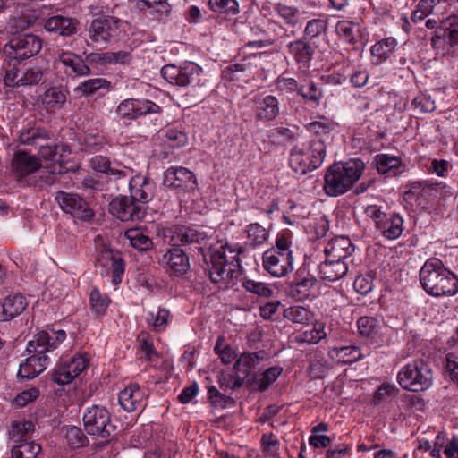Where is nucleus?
Here are the masks:
<instances>
[{
    "mask_svg": "<svg viewBox=\"0 0 458 458\" xmlns=\"http://www.w3.org/2000/svg\"><path fill=\"white\" fill-rule=\"evenodd\" d=\"M66 338V332L59 329H49L38 332L28 342L25 352L26 359L20 363L18 377L32 379L43 372L50 362L54 352Z\"/></svg>",
    "mask_w": 458,
    "mask_h": 458,
    "instance_id": "nucleus-1",
    "label": "nucleus"
},
{
    "mask_svg": "<svg viewBox=\"0 0 458 458\" xmlns=\"http://www.w3.org/2000/svg\"><path fill=\"white\" fill-rule=\"evenodd\" d=\"M213 243H209L210 255L208 276L213 284L224 283L227 286H234L239 282L242 286H264L262 283L246 279L240 271V250L228 244H218L212 250Z\"/></svg>",
    "mask_w": 458,
    "mask_h": 458,
    "instance_id": "nucleus-2",
    "label": "nucleus"
},
{
    "mask_svg": "<svg viewBox=\"0 0 458 458\" xmlns=\"http://www.w3.org/2000/svg\"><path fill=\"white\" fill-rule=\"evenodd\" d=\"M364 167V163L358 158L333 164L324 175L325 193L329 197L346 193L360 178Z\"/></svg>",
    "mask_w": 458,
    "mask_h": 458,
    "instance_id": "nucleus-3",
    "label": "nucleus"
},
{
    "mask_svg": "<svg viewBox=\"0 0 458 458\" xmlns=\"http://www.w3.org/2000/svg\"><path fill=\"white\" fill-rule=\"evenodd\" d=\"M399 385L411 392H423L433 384V371L428 362L421 359L404 365L397 375Z\"/></svg>",
    "mask_w": 458,
    "mask_h": 458,
    "instance_id": "nucleus-4",
    "label": "nucleus"
},
{
    "mask_svg": "<svg viewBox=\"0 0 458 458\" xmlns=\"http://www.w3.org/2000/svg\"><path fill=\"white\" fill-rule=\"evenodd\" d=\"M326 157V146L320 140L307 147H294L291 150L289 165L299 174H305L319 167Z\"/></svg>",
    "mask_w": 458,
    "mask_h": 458,
    "instance_id": "nucleus-5",
    "label": "nucleus"
},
{
    "mask_svg": "<svg viewBox=\"0 0 458 458\" xmlns=\"http://www.w3.org/2000/svg\"><path fill=\"white\" fill-rule=\"evenodd\" d=\"M354 246L346 236H336L331 239L325 247L324 252L328 262L337 267L336 275H331V267H324V279L335 282L347 273V266L343 261L352 255Z\"/></svg>",
    "mask_w": 458,
    "mask_h": 458,
    "instance_id": "nucleus-6",
    "label": "nucleus"
},
{
    "mask_svg": "<svg viewBox=\"0 0 458 458\" xmlns=\"http://www.w3.org/2000/svg\"><path fill=\"white\" fill-rule=\"evenodd\" d=\"M42 48V40L38 36L26 33L13 36L3 47L6 64H19L30 58Z\"/></svg>",
    "mask_w": 458,
    "mask_h": 458,
    "instance_id": "nucleus-7",
    "label": "nucleus"
},
{
    "mask_svg": "<svg viewBox=\"0 0 458 458\" xmlns=\"http://www.w3.org/2000/svg\"><path fill=\"white\" fill-rule=\"evenodd\" d=\"M82 421L85 431L93 437L107 438L115 431L110 412L102 405L93 404L87 407Z\"/></svg>",
    "mask_w": 458,
    "mask_h": 458,
    "instance_id": "nucleus-8",
    "label": "nucleus"
},
{
    "mask_svg": "<svg viewBox=\"0 0 458 458\" xmlns=\"http://www.w3.org/2000/svg\"><path fill=\"white\" fill-rule=\"evenodd\" d=\"M421 286H458V277L437 259H428L420 271Z\"/></svg>",
    "mask_w": 458,
    "mask_h": 458,
    "instance_id": "nucleus-9",
    "label": "nucleus"
},
{
    "mask_svg": "<svg viewBox=\"0 0 458 458\" xmlns=\"http://www.w3.org/2000/svg\"><path fill=\"white\" fill-rule=\"evenodd\" d=\"M89 356L87 352L61 358L52 373V380L62 386L70 384L89 367Z\"/></svg>",
    "mask_w": 458,
    "mask_h": 458,
    "instance_id": "nucleus-10",
    "label": "nucleus"
},
{
    "mask_svg": "<svg viewBox=\"0 0 458 458\" xmlns=\"http://www.w3.org/2000/svg\"><path fill=\"white\" fill-rule=\"evenodd\" d=\"M121 20L117 17L95 18L87 29L92 43L105 46L116 37Z\"/></svg>",
    "mask_w": 458,
    "mask_h": 458,
    "instance_id": "nucleus-11",
    "label": "nucleus"
},
{
    "mask_svg": "<svg viewBox=\"0 0 458 458\" xmlns=\"http://www.w3.org/2000/svg\"><path fill=\"white\" fill-rule=\"evenodd\" d=\"M110 213L117 219L127 221H140L145 216V208L142 205L127 196L116 197L109 204Z\"/></svg>",
    "mask_w": 458,
    "mask_h": 458,
    "instance_id": "nucleus-12",
    "label": "nucleus"
},
{
    "mask_svg": "<svg viewBox=\"0 0 458 458\" xmlns=\"http://www.w3.org/2000/svg\"><path fill=\"white\" fill-rule=\"evenodd\" d=\"M55 200L65 213L71 214L74 218L88 221L94 216L89 204L77 194L60 191L56 193Z\"/></svg>",
    "mask_w": 458,
    "mask_h": 458,
    "instance_id": "nucleus-13",
    "label": "nucleus"
},
{
    "mask_svg": "<svg viewBox=\"0 0 458 458\" xmlns=\"http://www.w3.org/2000/svg\"><path fill=\"white\" fill-rule=\"evenodd\" d=\"M97 263L111 273L112 284H119L124 272V263L120 252L102 245L98 249Z\"/></svg>",
    "mask_w": 458,
    "mask_h": 458,
    "instance_id": "nucleus-14",
    "label": "nucleus"
},
{
    "mask_svg": "<svg viewBox=\"0 0 458 458\" xmlns=\"http://www.w3.org/2000/svg\"><path fill=\"white\" fill-rule=\"evenodd\" d=\"M161 108L152 101L128 98L120 103L116 112L123 118L137 119L149 114H158Z\"/></svg>",
    "mask_w": 458,
    "mask_h": 458,
    "instance_id": "nucleus-15",
    "label": "nucleus"
},
{
    "mask_svg": "<svg viewBox=\"0 0 458 458\" xmlns=\"http://www.w3.org/2000/svg\"><path fill=\"white\" fill-rule=\"evenodd\" d=\"M16 64H6L4 69V82L8 86L14 85H35L43 78V72L38 67L27 69L25 72H20L16 67Z\"/></svg>",
    "mask_w": 458,
    "mask_h": 458,
    "instance_id": "nucleus-16",
    "label": "nucleus"
},
{
    "mask_svg": "<svg viewBox=\"0 0 458 458\" xmlns=\"http://www.w3.org/2000/svg\"><path fill=\"white\" fill-rule=\"evenodd\" d=\"M197 184L194 174L182 166H172L164 174V185L172 189L192 190Z\"/></svg>",
    "mask_w": 458,
    "mask_h": 458,
    "instance_id": "nucleus-17",
    "label": "nucleus"
},
{
    "mask_svg": "<svg viewBox=\"0 0 458 458\" xmlns=\"http://www.w3.org/2000/svg\"><path fill=\"white\" fill-rule=\"evenodd\" d=\"M157 263L174 276H182L190 268L189 258L179 248H173L157 259Z\"/></svg>",
    "mask_w": 458,
    "mask_h": 458,
    "instance_id": "nucleus-18",
    "label": "nucleus"
},
{
    "mask_svg": "<svg viewBox=\"0 0 458 458\" xmlns=\"http://www.w3.org/2000/svg\"><path fill=\"white\" fill-rule=\"evenodd\" d=\"M130 177L129 197L142 206L151 200L155 189L153 182L140 174Z\"/></svg>",
    "mask_w": 458,
    "mask_h": 458,
    "instance_id": "nucleus-19",
    "label": "nucleus"
},
{
    "mask_svg": "<svg viewBox=\"0 0 458 458\" xmlns=\"http://www.w3.org/2000/svg\"><path fill=\"white\" fill-rule=\"evenodd\" d=\"M255 117L259 121L270 122L275 120L279 113V102L272 95H258L253 99Z\"/></svg>",
    "mask_w": 458,
    "mask_h": 458,
    "instance_id": "nucleus-20",
    "label": "nucleus"
},
{
    "mask_svg": "<svg viewBox=\"0 0 458 458\" xmlns=\"http://www.w3.org/2000/svg\"><path fill=\"white\" fill-rule=\"evenodd\" d=\"M281 19V26L288 36H293L301 30L303 19L301 12L294 7L278 4L275 8Z\"/></svg>",
    "mask_w": 458,
    "mask_h": 458,
    "instance_id": "nucleus-21",
    "label": "nucleus"
},
{
    "mask_svg": "<svg viewBox=\"0 0 458 458\" xmlns=\"http://www.w3.org/2000/svg\"><path fill=\"white\" fill-rule=\"evenodd\" d=\"M293 258L288 255L276 254L275 251H266L263 255V265L265 269L276 277H282L292 271Z\"/></svg>",
    "mask_w": 458,
    "mask_h": 458,
    "instance_id": "nucleus-22",
    "label": "nucleus"
},
{
    "mask_svg": "<svg viewBox=\"0 0 458 458\" xmlns=\"http://www.w3.org/2000/svg\"><path fill=\"white\" fill-rule=\"evenodd\" d=\"M172 233V241L175 244H208L206 241L208 240V235L201 227L176 225L174 227Z\"/></svg>",
    "mask_w": 458,
    "mask_h": 458,
    "instance_id": "nucleus-23",
    "label": "nucleus"
},
{
    "mask_svg": "<svg viewBox=\"0 0 458 458\" xmlns=\"http://www.w3.org/2000/svg\"><path fill=\"white\" fill-rule=\"evenodd\" d=\"M78 21L64 15H54L45 21L44 28L49 33L62 37H71L77 32Z\"/></svg>",
    "mask_w": 458,
    "mask_h": 458,
    "instance_id": "nucleus-24",
    "label": "nucleus"
},
{
    "mask_svg": "<svg viewBox=\"0 0 458 458\" xmlns=\"http://www.w3.org/2000/svg\"><path fill=\"white\" fill-rule=\"evenodd\" d=\"M145 393L140 385L130 384L119 393L118 402L121 407L127 412H133L141 409Z\"/></svg>",
    "mask_w": 458,
    "mask_h": 458,
    "instance_id": "nucleus-25",
    "label": "nucleus"
},
{
    "mask_svg": "<svg viewBox=\"0 0 458 458\" xmlns=\"http://www.w3.org/2000/svg\"><path fill=\"white\" fill-rule=\"evenodd\" d=\"M91 167L97 172L105 173L113 176L115 180L127 178L133 173L131 168L120 163H112L107 157L103 156H96L93 157L91 159Z\"/></svg>",
    "mask_w": 458,
    "mask_h": 458,
    "instance_id": "nucleus-26",
    "label": "nucleus"
},
{
    "mask_svg": "<svg viewBox=\"0 0 458 458\" xmlns=\"http://www.w3.org/2000/svg\"><path fill=\"white\" fill-rule=\"evenodd\" d=\"M413 189L417 194V204L426 207L431 200L447 193V186L444 182H414Z\"/></svg>",
    "mask_w": 458,
    "mask_h": 458,
    "instance_id": "nucleus-27",
    "label": "nucleus"
},
{
    "mask_svg": "<svg viewBox=\"0 0 458 458\" xmlns=\"http://www.w3.org/2000/svg\"><path fill=\"white\" fill-rule=\"evenodd\" d=\"M40 167V160L24 151L16 152L13 158L12 169L18 179H22Z\"/></svg>",
    "mask_w": 458,
    "mask_h": 458,
    "instance_id": "nucleus-28",
    "label": "nucleus"
},
{
    "mask_svg": "<svg viewBox=\"0 0 458 458\" xmlns=\"http://www.w3.org/2000/svg\"><path fill=\"white\" fill-rule=\"evenodd\" d=\"M27 298L20 293L9 294L4 300L0 320L9 321L21 314L27 308Z\"/></svg>",
    "mask_w": 458,
    "mask_h": 458,
    "instance_id": "nucleus-29",
    "label": "nucleus"
},
{
    "mask_svg": "<svg viewBox=\"0 0 458 458\" xmlns=\"http://www.w3.org/2000/svg\"><path fill=\"white\" fill-rule=\"evenodd\" d=\"M268 353L266 351L256 352H243L238 358L234 364V369L248 377L251 371L258 369L260 362L268 359Z\"/></svg>",
    "mask_w": 458,
    "mask_h": 458,
    "instance_id": "nucleus-30",
    "label": "nucleus"
},
{
    "mask_svg": "<svg viewBox=\"0 0 458 458\" xmlns=\"http://www.w3.org/2000/svg\"><path fill=\"white\" fill-rule=\"evenodd\" d=\"M58 60L64 66V72L68 75L86 76L90 73L89 67L79 55L72 52H62Z\"/></svg>",
    "mask_w": 458,
    "mask_h": 458,
    "instance_id": "nucleus-31",
    "label": "nucleus"
},
{
    "mask_svg": "<svg viewBox=\"0 0 458 458\" xmlns=\"http://www.w3.org/2000/svg\"><path fill=\"white\" fill-rule=\"evenodd\" d=\"M289 53L293 55L298 64H307L312 59L314 55V47L306 38L290 42L287 45Z\"/></svg>",
    "mask_w": 458,
    "mask_h": 458,
    "instance_id": "nucleus-32",
    "label": "nucleus"
},
{
    "mask_svg": "<svg viewBox=\"0 0 458 458\" xmlns=\"http://www.w3.org/2000/svg\"><path fill=\"white\" fill-rule=\"evenodd\" d=\"M403 220L398 214L393 213L389 217L386 216L383 222L377 227L382 235L389 240L399 238L403 233Z\"/></svg>",
    "mask_w": 458,
    "mask_h": 458,
    "instance_id": "nucleus-33",
    "label": "nucleus"
},
{
    "mask_svg": "<svg viewBox=\"0 0 458 458\" xmlns=\"http://www.w3.org/2000/svg\"><path fill=\"white\" fill-rule=\"evenodd\" d=\"M373 164L379 174L392 176L397 174L402 160L396 156L378 154L374 157Z\"/></svg>",
    "mask_w": 458,
    "mask_h": 458,
    "instance_id": "nucleus-34",
    "label": "nucleus"
},
{
    "mask_svg": "<svg viewBox=\"0 0 458 458\" xmlns=\"http://www.w3.org/2000/svg\"><path fill=\"white\" fill-rule=\"evenodd\" d=\"M180 75L176 82L177 86H197L200 83V74L202 69L194 63H188L180 67Z\"/></svg>",
    "mask_w": 458,
    "mask_h": 458,
    "instance_id": "nucleus-35",
    "label": "nucleus"
},
{
    "mask_svg": "<svg viewBox=\"0 0 458 458\" xmlns=\"http://www.w3.org/2000/svg\"><path fill=\"white\" fill-rule=\"evenodd\" d=\"M396 39L393 37L383 38L371 47L370 52L374 58H377V64L388 59L396 47Z\"/></svg>",
    "mask_w": 458,
    "mask_h": 458,
    "instance_id": "nucleus-36",
    "label": "nucleus"
},
{
    "mask_svg": "<svg viewBox=\"0 0 458 458\" xmlns=\"http://www.w3.org/2000/svg\"><path fill=\"white\" fill-rule=\"evenodd\" d=\"M283 369L279 366L268 368L260 374H254L253 386L260 392L267 390L282 374Z\"/></svg>",
    "mask_w": 458,
    "mask_h": 458,
    "instance_id": "nucleus-37",
    "label": "nucleus"
},
{
    "mask_svg": "<svg viewBox=\"0 0 458 458\" xmlns=\"http://www.w3.org/2000/svg\"><path fill=\"white\" fill-rule=\"evenodd\" d=\"M34 431V424L31 421H14L9 430L10 445L29 440L28 435Z\"/></svg>",
    "mask_w": 458,
    "mask_h": 458,
    "instance_id": "nucleus-38",
    "label": "nucleus"
},
{
    "mask_svg": "<svg viewBox=\"0 0 458 458\" xmlns=\"http://www.w3.org/2000/svg\"><path fill=\"white\" fill-rule=\"evenodd\" d=\"M358 330L360 335L371 338L375 341L380 337V322L371 317H361L357 321Z\"/></svg>",
    "mask_w": 458,
    "mask_h": 458,
    "instance_id": "nucleus-39",
    "label": "nucleus"
},
{
    "mask_svg": "<svg viewBox=\"0 0 458 458\" xmlns=\"http://www.w3.org/2000/svg\"><path fill=\"white\" fill-rule=\"evenodd\" d=\"M20 142L23 145H31L40 147L43 143L48 141V132L40 128H30L20 133Z\"/></svg>",
    "mask_w": 458,
    "mask_h": 458,
    "instance_id": "nucleus-40",
    "label": "nucleus"
},
{
    "mask_svg": "<svg viewBox=\"0 0 458 458\" xmlns=\"http://www.w3.org/2000/svg\"><path fill=\"white\" fill-rule=\"evenodd\" d=\"M41 446L34 441L24 440L11 446L12 458H37Z\"/></svg>",
    "mask_w": 458,
    "mask_h": 458,
    "instance_id": "nucleus-41",
    "label": "nucleus"
},
{
    "mask_svg": "<svg viewBox=\"0 0 458 458\" xmlns=\"http://www.w3.org/2000/svg\"><path fill=\"white\" fill-rule=\"evenodd\" d=\"M130 244L139 251H147L153 246L152 240L139 228H131L125 232Z\"/></svg>",
    "mask_w": 458,
    "mask_h": 458,
    "instance_id": "nucleus-42",
    "label": "nucleus"
},
{
    "mask_svg": "<svg viewBox=\"0 0 458 458\" xmlns=\"http://www.w3.org/2000/svg\"><path fill=\"white\" fill-rule=\"evenodd\" d=\"M111 303L107 294L101 292L99 288H93L89 293V304L91 310L97 315H104Z\"/></svg>",
    "mask_w": 458,
    "mask_h": 458,
    "instance_id": "nucleus-43",
    "label": "nucleus"
},
{
    "mask_svg": "<svg viewBox=\"0 0 458 458\" xmlns=\"http://www.w3.org/2000/svg\"><path fill=\"white\" fill-rule=\"evenodd\" d=\"M67 98V92L57 87L48 89L43 95L42 102L48 108H61Z\"/></svg>",
    "mask_w": 458,
    "mask_h": 458,
    "instance_id": "nucleus-44",
    "label": "nucleus"
},
{
    "mask_svg": "<svg viewBox=\"0 0 458 458\" xmlns=\"http://www.w3.org/2000/svg\"><path fill=\"white\" fill-rule=\"evenodd\" d=\"M335 359L342 363H353L362 359L360 350L353 345L335 348Z\"/></svg>",
    "mask_w": 458,
    "mask_h": 458,
    "instance_id": "nucleus-45",
    "label": "nucleus"
},
{
    "mask_svg": "<svg viewBox=\"0 0 458 458\" xmlns=\"http://www.w3.org/2000/svg\"><path fill=\"white\" fill-rule=\"evenodd\" d=\"M247 243L250 246H257L264 243L268 237V232L266 228L258 223L250 224L246 228Z\"/></svg>",
    "mask_w": 458,
    "mask_h": 458,
    "instance_id": "nucleus-46",
    "label": "nucleus"
},
{
    "mask_svg": "<svg viewBox=\"0 0 458 458\" xmlns=\"http://www.w3.org/2000/svg\"><path fill=\"white\" fill-rule=\"evenodd\" d=\"M298 94L305 100L313 102L316 106L320 104L323 98V90L310 81L307 85H300Z\"/></svg>",
    "mask_w": 458,
    "mask_h": 458,
    "instance_id": "nucleus-47",
    "label": "nucleus"
},
{
    "mask_svg": "<svg viewBox=\"0 0 458 458\" xmlns=\"http://www.w3.org/2000/svg\"><path fill=\"white\" fill-rule=\"evenodd\" d=\"M110 82L103 78L89 79L80 84L75 90L81 92L85 96H91L98 89H107Z\"/></svg>",
    "mask_w": 458,
    "mask_h": 458,
    "instance_id": "nucleus-48",
    "label": "nucleus"
},
{
    "mask_svg": "<svg viewBox=\"0 0 458 458\" xmlns=\"http://www.w3.org/2000/svg\"><path fill=\"white\" fill-rule=\"evenodd\" d=\"M420 3L431 16H444L450 7L448 0H420Z\"/></svg>",
    "mask_w": 458,
    "mask_h": 458,
    "instance_id": "nucleus-49",
    "label": "nucleus"
},
{
    "mask_svg": "<svg viewBox=\"0 0 458 458\" xmlns=\"http://www.w3.org/2000/svg\"><path fill=\"white\" fill-rule=\"evenodd\" d=\"M212 11L221 13L235 15L239 13V4L236 0H209Z\"/></svg>",
    "mask_w": 458,
    "mask_h": 458,
    "instance_id": "nucleus-50",
    "label": "nucleus"
},
{
    "mask_svg": "<svg viewBox=\"0 0 458 458\" xmlns=\"http://www.w3.org/2000/svg\"><path fill=\"white\" fill-rule=\"evenodd\" d=\"M284 318L293 323L305 324L310 318V312L302 306H293L284 310Z\"/></svg>",
    "mask_w": 458,
    "mask_h": 458,
    "instance_id": "nucleus-51",
    "label": "nucleus"
},
{
    "mask_svg": "<svg viewBox=\"0 0 458 458\" xmlns=\"http://www.w3.org/2000/svg\"><path fill=\"white\" fill-rule=\"evenodd\" d=\"M66 440L68 445L73 449L86 446L89 443L85 434L77 427L70 428L67 430Z\"/></svg>",
    "mask_w": 458,
    "mask_h": 458,
    "instance_id": "nucleus-52",
    "label": "nucleus"
},
{
    "mask_svg": "<svg viewBox=\"0 0 458 458\" xmlns=\"http://www.w3.org/2000/svg\"><path fill=\"white\" fill-rule=\"evenodd\" d=\"M355 27L356 25L352 21H339L335 25V32L345 42L353 43L355 41Z\"/></svg>",
    "mask_w": 458,
    "mask_h": 458,
    "instance_id": "nucleus-53",
    "label": "nucleus"
},
{
    "mask_svg": "<svg viewBox=\"0 0 458 458\" xmlns=\"http://www.w3.org/2000/svg\"><path fill=\"white\" fill-rule=\"evenodd\" d=\"M261 445L263 452L267 456L276 457L278 455L280 443L274 434L270 433L262 435Z\"/></svg>",
    "mask_w": 458,
    "mask_h": 458,
    "instance_id": "nucleus-54",
    "label": "nucleus"
},
{
    "mask_svg": "<svg viewBox=\"0 0 458 458\" xmlns=\"http://www.w3.org/2000/svg\"><path fill=\"white\" fill-rule=\"evenodd\" d=\"M215 352L224 364H230L236 357L234 351L228 344H225L223 336L217 338Z\"/></svg>",
    "mask_w": 458,
    "mask_h": 458,
    "instance_id": "nucleus-55",
    "label": "nucleus"
},
{
    "mask_svg": "<svg viewBox=\"0 0 458 458\" xmlns=\"http://www.w3.org/2000/svg\"><path fill=\"white\" fill-rule=\"evenodd\" d=\"M140 342V350L144 354V358L148 360L151 366L156 367L157 365V360L159 359V353L154 347L152 342L148 341L145 336L139 338Z\"/></svg>",
    "mask_w": 458,
    "mask_h": 458,
    "instance_id": "nucleus-56",
    "label": "nucleus"
},
{
    "mask_svg": "<svg viewBox=\"0 0 458 458\" xmlns=\"http://www.w3.org/2000/svg\"><path fill=\"white\" fill-rule=\"evenodd\" d=\"M164 136L172 148H180L188 142L187 134L177 129L165 130Z\"/></svg>",
    "mask_w": 458,
    "mask_h": 458,
    "instance_id": "nucleus-57",
    "label": "nucleus"
},
{
    "mask_svg": "<svg viewBox=\"0 0 458 458\" xmlns=\"http://www.w3.org/2000/svg\"><path fill=\"white\" fill-rule=\"evenodd\" d=\"M276 89L282 93L299 92L300 85L297 81L291 77H285L282 74L275 81Z\"/></svg>",
    "mask_w": 458,
    "mask_h": 458,
    "instance_id": "nucleus-58",
    "label": "nucleus"
},
{
    "mask_svg": "<svg viewBox=\"0 0 458 458\" xmlns=\"http://www.w3.org/2000/svg\"><path fill=\"white\" fill-rule=\"evenodd\" d=\"M327 23L322 19H313L308 21L304 34L307 39L310 38L311 40L313 38H316L326 31Z\"/></svg>",
    "mask_w": 458,
    "mask_h": 458,
    "instance_id": "nucleus-59",
    "label": "nucleus"
},
{
    "mask_svg": "<svg viewBox=\"0 0 458 458\" xmlns=\"http://www.w3.org/2000/svg\"><path fill=\"white\" fill-rule=\"evenodd\" d=\"M327 336L323 323L316 322L310 330L303 332V341L317 344Z\"/></svg>",
    "mask_w": 458,
    "mask_h": 458,
    "instance_id": "nucleus-60",
    "label": "nucleus"
},
{
    "mask_svg": "<svg viewBox=\"0 0 458 458\" xmlns=\"http://www.w3.org/2000/svg\"><path fill=\"white\" fill-rule=\"evenodd\" d=\"M271 136L278 139L281 143L293 142L298 136V129L276 127L271 131Z\"/></svg>",
    "mask_w": 458,
    "mask_h": 458,
    "instance_id": "nucleus-61",
    "label": "nucleus"
},
{
    "mask_svg": "<svg viewBox=\"0 0 458 458\" xmlns=\"http://www.w3.org/2000/svg\"><path fill=\"white\" fill-rule=\"evenodd\" d=\"M450 168V163L445 159H432L427 165L428 173L435 174L440 177L446 176Z\"/></svg>",
    "mask_w": 458,
    "mask_h": 458,
    "instance_id": "nucleus-62",
    "label": "nucleus"
},
{
    "mask_svg": "<svg viewBox=\"0 0 458 458\" xmlns=\"http://www.w3.org/2000/svg\"><path fill=\"white\" fill-rule=\"evenodd\" d=\"M306 128L310 132L317 135H325L331 131L333 123L325 117H322L319 121L308 123Z\"/></svg>",
    "mask_w": 458,
    "mask_h": 458,
    "instance_id": "nucleus-63",
    "label": "nucleus"
},
{
    "mask_svg": "<svg viewBox=\"0 0 458 458\" xmlns=\"http://www.w3.org/2000/svg\"><path fill=\"white\" fill-rule=\"evenodd\" d=\"M59 148L56 145H49L48 141L39 147V155L42 158L52 162H59Z\"/></svg>",
    "mask_w": 458,
    "mask_h": 458,
    "instance_id": "nucleus-64",
    "label": "nucleus"
}]
</instances>
